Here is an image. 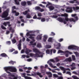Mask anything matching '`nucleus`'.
Wrapping results in <instances>:
<instances>
[{
    "label": "nucleus",
    "instance_id": "obj_1",
    "mask_svg": "<svg viewBox=\"0 0 79 79\" xmlns=\"http://www.w3.org/2000/svg\"><path fill=\"white\" fill-rule=\"evenodd\" d=\"M33 50L34 52L35 53H36L35 54L30 53V56H31V57H34V58H35V57H43V55H40L41 54H42L43 53L42 52H40L39 50L34 48L33 49Z\"/></svg>",
    "mask_w": 79,
    "mask_h": 79
},
{
    "label": "nucleus",
    "instance_id": "obj_2",
    "mask_svg": "<svg viewBox=\"0 0 79 79\" xmlns=\"http://www.w3.org/2000/svg\"><path fill=\"white\" fill-rule=\"evenodd\" d=\"M9 11H10V10L7 9L6 10L3 12L1 15V17L2 18H5L3 20H8V19H10V17H7L8 16Z\"/></svg>",
    "mask_w": 79,
    "mask_h": 79
},
{
    "label": "nucleus",
    "instance_id": "obj_3",
    "mask_svg": "<svg viewBox=\"0 0 79 79\" xmlns=\"http://www.w3.org/2000/svg\"><path fill=\"white\" fill-rule=\"evenodd\" d=\"M4 69H6V70H10V71L13 73H16V72L17 71L15 67H5Z\"/></svg>",
    "mask_w": 79,
    "mask_h": 79
},
{
    "label": "nucleus",
    "instance_id": "obj_4",
    "mask_svg": "<svg viewBox=\"0 0 79 79\" xmlns=\"http://www.w3.org/2000/svg\"><path fill=\"white\" fill-rule=\"evenodd\" d=\"M59 22H61V23H63L64 24H67L66 25L68 26L69 22H73L75 23V22L76 21V20H58Z\"/></svg>",
    "mask_w": 79,
    "mask_h": 79
},
{
    "label": "nucleus",
    "instance_id": "obj_5",
    "mask_svg": "<svg viewBox=\"0 0 79 79\" xmlns=\"http://www.w3.org/2000/svg\"><path fill=\"white\" fill-rule=\"evenodd\" d=\"M27 36H30L29 37V39H31L32 40L35 41L34 39L35 38V34H29V33L27 32V33L26 34Z\"/></svg>",
    "mask_w": 79,
    "mask_h": 79
},
{
    "label": "nucleus",
    "instance_id": "obj_6",
    "mask_svg": "<svg viewBox=\"0 0 79 79\" xmlns=\"http://www.w3.org/2000/svg\"><path fill=\"white\" fill-rule=\"evenodd\" d=\"M61 16H64L65 17V20H75L74 19L71 18L69 19L68 18V15L67 14H61Z\"/></svg>",
    "mask_w": 79,
    "mask_h": 79
},
{
    "label": "nucleus",
    "instance_id": "obj_7",
    "mask_svg": "<svg viewBox=\"0 0 79 79\" xmlns=\"http://www.w3.org/2000/svg\"><path fill=\"white\" fill-rule=\"evenodd\" d=\"M68 49H73V50H77L78 49L77 47L74 45H70L68 47Z\"/></svg>",
    "mask_w": 79,
    "mask_h": 79
},
{
    "label": "nucleus",
    "instance_id": "obj_8",
    "mask_svg": "<svg viewBox=\"0 0 79 79\" xmlns=\"http://www.w3.org/2000/svg\"><path fill=\"white\" fill-rule=\"evenodd\" d=\"M21 75L22 77H23L25 79H32L31 77L26 76V74L25 73H22Z\"/></svg>",
    "mask_w": 79,
    "mask_h": 79
},
{
    "label": "nucleus",
    "instance_id": "obj_9",
    "mask_svg": "<svg viewBox=\"0 0 79 79\" xmlns=\"http://www.w3.org/2000/svg\"><path fill=\"white\" fill-rule=\"evenodd\" d=\"M65 11L67 13H71L73 11V10H72V7H67V9L65 10Z\"/></svg>",
    "mask_w": 79,
    "mask_h": 79
},
{
    "label": "nucleus",
    "instance_id": "obj_10",
    "mask_svg": "<svg viewBox=\"0 0 79 79\" xmlns=\"http://www.w3.org/2000/svg\"><path fill=\"white\" fill-rule=\"evenodd\" d=\"M21 5L23 6H26L27 5V2L25 1H22L21 3Z\"/></svg>",
    "mask_w": 79,
    "mask_h": 79
},
{
    "label": "nucleus",
    "instance_id": "obj_11",
    "mask_svg": "<svg viewBox=\"0 0 79 79\" xmlns=\"http://www.w3.org/2000/svg\"><path fill=\"white\" fill-rule=\"evenodd\" d=\"M5 70L6 71V72L7 73V74H9L8 75V76H11V77H15V75L12 74H11L10 72L8 71V70H6V69H5Z\"/></svg>",
    "mask_w": 79,
    "mask_h": 79
},
{
    "label": "nucleus",
    "instance_id": "obj_12",
    "mask_svg": "<svg viewBox=\"0 0 79 79\" xmlns=\"http://www.w3.org/2000/svg\"><path fill=\"white\" fill-rule=\"evenodd\" d=\"M60 68L62 70V71H63V74H64V73H66V69L64 67L60 66Z\"/></svg>",
    "mask_w": 79,
    "mask_h": 79
},
{
    "label": "nucleus",
    "instance_id": "obj_13",
    "mask_svg": "<svg viewBox=\"0 0 79 79\" xmlns=\"http://www.w3.org/2000/svg\"><path fill=\"white\" fill-rule=\"evenodd\" d=\"M34 40H35V41H34V40H32V41H31L30 42V45H34L35 46V45H36V43H35L33 44V43H34V42H35V40H34Z\"/></svg>",
    "mask_w": 79,
    "mask_h": 79
},
{
    "label": "nucleus",
    "instance_id": "obj_14",
    "mask_svg": "<svg viewBox=\"0 0 79 79\" xmlns=\"http://www.w3.org/2000/svg\"><path fill=\"white\" fill-rule=\"evenodd\" d=\"M64 61H68L69 62H71V61H72L71 57H69L68 58H66L64 60Z\"/></svg>",
    "mask_w": 79,
    "mask_h": 79
},
{
    "label": "nucleus",
    "instance_id": "obj_15",
    "mask_svg": "<svg viewBox=\"0 0 79 79\" xmlns=\"http://www.w3.org/2000/svg\"><path fill=\"white\" fill-rule=\"evenodd\" d=\"M56 50L55 49H52L50 50V55H52V52H53V53H55L56 52Z\"/></svg>",
    "mask_w": 79,
    "mask_h": 79
},
{
    "label": "nucleus",
    "instance_id": "obj_16",
    "mask_svg": "<svg viewBox=\"0 0 79 79\" xmlns=\"http://www.w3.org/2000/svg\"><path fill=\"white\" fill-rule=\"evenodd\" d=\"M31 52H32V50H30L29 49H27L25 51V53L26 54H28L29 53Z\"/></svg>",
    "mask_w": 79,
    "mask_h": 79
},
{
    "label": "nucleus",
    "instance_id": "obj_17",
    "mask_svg": "<svg viewBox=\"0 0 79 79\" xmlns=\"http://www.w3.org/2000/svg\"><path fill=\"white\" fill-rule=\"evenodd\" d=\"M28 12H30L29 10L28 9L27 10H25L24 12H23V14L24 15H26L27 14Z\"/></svg>",
    "mask_w": 79,
    "mask_h": 79
},
{
    "label": "nucleus",
    "instance_id": "obj_18",
    "mask_svg": "<svg viewBox=\"0 0 79 79\" xmlns=\"http://www.w3.org/2000/svg\"><path fill=\"white\" fill-rule=\"evenodd\" d=\"M36 75H37V76H39L40 77H43V76L41 75V73H40L37 72L36 73Z\"/></svg>",
    "mask_w": 79,
    "mask_h": 79
},
{
    "label": "nucleus",
    "instance_id": "obj_19",
    "mask_svg": "<svg viewBox=\"0 0 79 79\" xmlns=\"http://www.w3.org/2000/svg\"><path fill=\"white\" fill-rule=\"evenodd\" d=\"M18 48L19 50H21V43H19V44L18 45Z\"/></svg>",
    "mask_w": 79,
    "mask_h": 79
},
{
    "label": "nucleus",
    "instance_id": "obj_20",
    "mask_svg": "<svg viewBox=\"0 0 79 79\" xmlns=\"http://www.w3.org/2000/svg\"><path fill=\"white\" fill-rule=\"evenodd\" d=\"M49 9L50 10H52L54 9H55V7L53 6H51L48 7Z\"/></svg>",
    "mask_w": 79,
    "mask_h": 79
},
{
    "label": "nucleus",
    "instance_id": "obj_21",
    "mask_svg": "<svg viewBox=\"0 0 79 79\" xmlns=\"http://www.w3.org/2000/svg\"><path fill=\"white\" fill-rule=\"evenodd\" d=\"M33 19H41V17H37V15H35L33 17Z\"/></svg>",
    "mask_w": 79,
    "mask_h": 79
},
{
    "label": "nucleus",
    "instance_id": "obj_22",
    "mask_svg": "<svg viewBox=\"0 0 79 79\" xmlns=\"http://www.w3.org/2000/svg\"><path fill=\"white\" fill-rule=\"evenodd\" d=\"M73 8L74 11H76V10H79V7L76 6L75 7H73Z\"/></svg>",
    "mask_w": 79,
    "mask_h": 79
},
{
    "label": "nucleus",
    "instance_id": "obj_23",
    "mask_svg": "<svg viewBox=\"0 0 79 79\" xmlns=\"http://www.w3.org/2000/svg\"><path fill=\"white\" fill-rule=\"evenodd\" d=\"M0 56L2 57H6V56H7V55L5 53H2L1 54Z\"/></svg>",
    "mask_w": 79,
    "mask_h": 79
},
{
    "label": "nucleus",
    "instance_id": "obj_24",
    "mask_svg": "<svg viewBox=\"0 0 79 79\" xmlns=\"http://www.w3.org/2000/svg\"><path fill=\"white\" fill-rule=\"evenodd\" d=\"M11 41L12 42V44H15V43L16 42V40L15 38H14L13 40L11 39Z\"/></svg>",
    "mask_w": 79,
    "mask_h": 79
},
{
    "label": "nucleus",
    "instance_id": "obj_25",
    "mask_svg": "<svg viewBox=\"0 0 79 79\" xmlns=\"http://www.w3.org/2000/svg\"><path fill=\"white\" fill-rule=\"evenodd\" d=\"M50 61H52V62H53V63H55V61L53 59H50L49 60H48L47 62V63L48 64L49 63H50Z\"/></svg>",
    "mask_w": 79,
    "mask_h": 79
},
{
    "label": "nucleus",
    "instance_id": "obj_26",
    "mask_svg": "<svg viewBox=\"0 0 79 79\" xmlns=\"http://www.w3.org/2000/svg\"><path fill=\"white\" fill-rule=\"evenodd\" d=\"M51 47H52L51 46L49 45H47L45 46V48L47 49H48V48H50Z\"/></svg>",
    "mask_w": 79,
    "mask_h": 79
},
{
    "label": "nucleus",
    "instance_id": "obj_27",
    "mask_svg": "<svg viewBox=\"0 0 79 79\" xmlns=\"http://www.w3.org/2000/svg\"><path fill=\"white\" fill-rule=\"evenodd\" d=\"M37 40H41L42 39V36L41 35H39L37 37Z\"/></svg>",
    "mask_w": 79,
    "mask_h": 79
},
{
    "label": "nucleus",
    "instance_id": "obj_28",
    "mask_svg": "<svg viewBox=\"0 0 79 79\" xmlns=\"http://www.w3.org/2000/svg\"><path fill=\"white\" fill-rule=\"evenodd\" d=\"M44 42H46L47 39V36L46 35H44Z\"/></svg>",
    "mask_w": 79,
    "mask_h": 79
},
{
    "label": "nucleus",
    "instance_id": "obj_29",
    "mask_svg": "<svg viewBox=\"0 0 79 79\" xmlns=\"http://www.w3.org/2000/svg\"><path fill=\"white\" fill-rule=\"evenodd\" d=\"M64 53V52L62 50H59L58 52L57 53L58 54H59V53Z\"/></svg>",
    "mask_w": 79,
    "mask_h": 79
},
{
    "label": "nucleus",
    "instance_id": "obj_30",
    "mask_svg": "<svg viewBox=\"0 0 79 79\" xmlns=\"http://www.w3.org/2000/svg\"><path fill=\"white\" fill-rule=\"evenodd\" d=\"M27 5H32V2H31V1H28L27 2Z\"/></svg>",
    "mask_w": 79,
    "mask_h": 79
},
{
    "label": "nucleus",
    "instance_id": "obj_31",
    "mask_svg": "<svg viewBox=\"0 0 79 79\" xmlns=\"http://www.w3.org/2000/svg\"><path fill=\"white\" fill-rule=\"evenodd\" d=\"M37 47H38V48H41L42 45H41V44L38 43L37 44Z\"/></svg>",
    "mask_w": 79,
    "mask_h": 79
},
{
    "label": "nucleus",
    "instance_id": "obj_32",
    "mask_svg": "<svg viewBox=\"0 0 79 79\" xmlns=\"http://www.w3.org/2000/svg\"><path fill=\"white\" fill-rule=\"evenodd\" d=\"M72 77V78H73V79H79V78H78L77 76L73 75Z\"/></svg>",
    "mask_w": 79,
    "mask_h": 79
},
{
    "label": "nucleus",
    "instance_id": "obj_33",
    "mask_svg": "<svg viewBox=\"0 0 79 79\" xmlns=\"http://www.w3.org/2000/svg\"><path fill=\"white\" fill-rule=\"evenodd\" d=\"M40 7L39 6H37L35 7V10H39V11H40Z\"/></svg>",
    "mask_w": 79,
    "mask_h": 79
},
{
    "label": "nucleus",
    "instance_id": "obj_34",
    "mask_svg": "<svg viewBox=\"0 0 79 79\" xmlns=\"http://www.w3.org/2000/svg\"><path fill=\"white\" fill-rule=\"evenodd\" d=\"M15 2L16 5H19V2L18 1V0H15Z\"/></svg>",
    "mask_w": 79,
    "mask_h": 79
},
{
    "label": "nucleus",
    "instance_id": "obj_35",
    "mask_svg": "<svg viewBox=\"0 0 79 79\" xmlns=\"http://www.w3.org/2000/svg\"><path fill=\"white\" fill-rule=\"evenodd\" d=\"M10 24V22H8L6 23L4 22V23H3V25H4L5 26H6L7 24Z\"/></svg>",
    "mask_w": 79,
    "mask_h": 79
},
{
    "label": "nucleus",
    "instance_id": "obj_36",
    "mask_svg": "<svg viewBox=\"0 0 79 79\" xmlns=\"http://www.w3.org/2000/svg\"><path fill=\"white\" fill-rule=\"evenodd\" d=\"M50 50L47 49L46 51V53L47 54H49L50 53Z\"/></svg>",
    "mask_w": 79,
    "mask_h": 79
},
{
    "label": "nucleus",
    "instance_id": "obj_37",
    "mask_svg": "<svg viewBox=\"0 0 79 79\" xmlns=\"http://www.w3.org/2000/svg\"><path fill=\"white\" fill-rule=\"evenodd\" d=\"M9 64H12V65H13V64H14L15 63V62L11 60L9 62Z\"/></svg>",
    "mask_w": 79,
    "mask_h": 79
},
{
    "label": "nucleus",
    "instance_id": "obj_38",
    "mask_svg": "<svg viewBox=\"0 0 79 79\" xmlns=\"http://www.w3.org/2000/svg\"><path fill=\"white\" fill-rule=\"evenodd\" d=\"M1 27L2 29H4V30H6V27L3 26V25H2L1 26Z\"/></svg>",
    "mask_w": 79,
    "mask_h": 79
},
{
    "label": "nucleus",
    "instance_id": "obj_39",
    "mask_svg": "<svg viewBox=\"0 0 79 79\" xmlns=\"http://www.w3.org/2000/svg\"><path fill=\"white\" fill-rule=\"evenodd\" d=\"M26 17L27 18H31V16L30 15L27 14V15Z\"/></svg>",
    "mask_w": 79,
    "mask_h": 79
},
{
    "label": "nucleus",
    "instance_id": "obj_40",
    "mask_svg": "<svg viewBox=\"0 0 79 79\" xmlns=\"http://www.w3.org/2000/svg\"><path fill=\"white\" fill-rule=\"evenodd\" d=\"M72 59L73 60H76V57L75 56L73 55L72 56Z\"/></svg>",
    "mask_w": 79,
    "mask_h": 79
},
{
    "label": "nucleus",
    "instance_id": "obj_41",
    "mask_svg": "<svg viewBox=\"0 0 79 79\" xmlns=\"http://www.w3.org/2000/svg\"><path fill=\"white\" fill-rule=\"evenodd\" d=\"M75 66H76V65H75V63H73L72 64L70 65V66L71 67H75Z\"/></svg>",
    "mask_w": 79,
    "mask_h": 79
},
{
    "label": "nucleus",
    "instance_id": "obj_42",
    "mask_svg": "<svg viewBox=\"0 0 79 79\" xmlns=\"http://www.w3.org/2000/svg\"><path fill=\"white\" fill-rule=\"evenodd\" d=\"M63 41V38H60L58 40V42H61Z\"/></svg>",
    "mask_w": 79,
    "mask_h": 79
},
{
    "label": "nucleus",
    "instance_id": "obj_43",
    "mask_svg": "<svg viewBox=\"0 0 79 79\" xmlns=\"http://www.w3.org/2000/svg\"><path fill=\"white\" fill-rule=\"evenodd\" d=\"M52 38H50L48 40V41L51 42H52Z\"/></svg>",
    "mask_w": 79,
    "mask_h": 79
},
{
    "label": "nucleus",
    "instance_id": "obj_44",
    "mask_svg": "<svg viewBox=\"0 0 79 79\" xmlns=\"http://www.w3.org/2000/svg\"><path fill=\"white\" fill-rule=\"evenodd\" d=\"M6 44H8V45H10L11 44V41H6Z\"/></svg>",
    "mask_w": 79,
    "mask_h": 79
},
{
    "label": "nucleus",
    "instance_id": "obj_45",
    "mask_svg": "<svg viewBox=\"0 0 79 79\" xmlns=\"http://www.w3.org/2000/svg\"><path fill=\"white\" fill-rule=\"evenodd\" d=\"M38 16L41 17L42 16V13H38Z\"/></svg>",
    "mask_w": 79,
    "mask_h": 79
},
{
    "label": "nucleus",
    "instance_id": "obj_46",
    "mask_svg": "<svg viewBox=\"0 0 79 79\" xmlns=\"http://www.w3.org/2000/svg\"><path fill=\"white\" fill-rule=\"evenodd\" d=\"M10 52H13V51H15V49L12 48L10 50Z\"/></svg>",
    "mask_w": 79,
    "mask_h": 79
},
{
    "label": "nucleus",
    "instance_id": "obj_47",
    "mask_svg": "<svg viewBox=\"0 0 79 79\" xmlns=\"http://www.w3.org/2000/svg\"><path fill=\"white\" fill-rule=\"evenodd\" d=\"M66 74H69V75H70V76H71V72L69 71L67 72Z\"/></svg>",
    "mask_w": 79,
    "mask_h": 79
},
{
    "label": "nucleus",
    "instance_id": "obj_48",
    "mask_svg": "<svg viewBox=\"0 0 79 79\" xmlns=\"http://www.w3.org/2000/svg\"><path fill=\"white\" fill-rule=\"evenodd\" d=\"M53 77H58V76L56 74H53Z\"/></svg>",
    "mask_w": 79,
    "mask_h": 79
},
{
    "label": "nucleus",
    "instance_id": "obj_49",
    "mask_svg": "<svg viewBox=\"0 0 79 79\" xmlns=\"http://www.w3.org/2000/svg\"><path fill=\"white\" fill-rule=\"evenodd\" d=\"M55 35V33H54V32H52L51 34H50V35H52V36H53Z\"/></svg>",
    "mask_w": 79,
    "mask_h": 79
},
{
    "label": "nucleus",
    "instance_id": "obj_50",
    "mask_svg": "<svg viewBox=\"0 0 79 79\" xmlns=\"http://www.w3.org/2000/svg\"><path fill=\"white\" fill-rule=\"evenodd\" d=\"M49 65H50V66H51V67H52V68L53 67V64H52V63L49 62Z\"/></svg>",
    "mask_w": 79,
    "mask_h": 79
},
{
    "label": "nucleus",
    "instance_id": "obj_51",
    "mask_svg": "<svg viewBox=\"0 0 79 79\" xmlns=\"http://www.w3.org/2000/svg\"><path fill=\"white\" fill-rule=\"evenodd\" d=\"M46 74H47L48 75H50L52 74V73L50 72H46Z\"/></svg>",
    "mask_w": 79,
    "mask_h": 79
},
{
    "label": "nucleus",
    "instance_id": "obj_52",
    "mask_svg": "<svg viewBox=\"0 0 79 79\" xmlns=\"http://www.w3.org/2000/svg\"><path fill=\"white\" fill-rule=\"evenodd\" d=\"M19 15V12H17L15 13V15L16 16H18Z\"/></svg>",
    "mask_w": 79,
    "mask_h": 79
},
{
    "label": "nucleus",
    "instance_id": "obj_53",
    "mask_svg": "<svg viewBox=\"0 0 79 79\" xmlns=\"http://www.w3.org/2000/svg\"><path fill=\"white\" fill-rule=\"evenodd\" d=\"M39 11H40V12H43V11H44V9L40 8V9Z\"/></svg>",
    "mask_w": 79,
    "mask_h": 79
},
{
    "label": "nucleus",
    "instance_id": "obj_54",
    "mask_svg": "<svg viewBox=\"0 0 79 79\" xmlns=\"http://www.w3.org/2000/svg\"><path fill=\"white\" fill-rule=\"evenodd\" d=\"M3 9H6L7 7L5 6H4L2 7Z\"/></svg>",
    "mask_w": 79,
    "mask_h": 79
},
{
    "label": "nucleus",
    "instance_id": "obj_55",
    "mask_svg": "<svg viewBox=\"0 0 79 79\" xmlns=\"http://www.w3.org/2000/svg\"><path fill=\"white\" fill-rule=\"evenodd\" d=\"M53 18H57L58 17V16L55 15H54L52 16Z\"/></svg>",
    "mask_w": 79,
    "mask_h": 79
},
{
    "label": "nucleus",
    "instance_id": "obj_56",
    "mask_svg": "<svg viewBox=\"0 0 79 79\" xmlns=\"http://www.w3.org/2000/svg\"><path fill=\"white\" fill-rule=\"evenodd\" d=\"M41 73H45V70H41Z\"/></svg>",
    "mask_w": 79,
    "mask_h": 79
},
{
    "label": "nucleus",
    "instance_id": "obj_57",
    "mask_svg": "<svg viewBox=\"0 0 79 79\" xmlns=\"http://www.w3.org/2000/svg\"><path fill=\"white\" fill-rule=\"evenodd\" d=\"M17 53H18V52L17 51H16L13 52V54H17Z\"/></svg>",
    "mask_w": 79,
    "mask_h": 79
},
{
    "label": "nucleus",
    "instance_id": "obj_58",
    "mask_svg": "<svg viewBox=\"0 0 79 79\" xmlns=\"http://www.w3.org/2000/svg\"><path fill=\"white\" fill-rule=\"evenodd\" d=\"M55 60H56V62H58V61H60V60H59L58 58H56Z\"/></svg>",
    "mask_w": 79,
    "mask_h": 79
},
{
    "label": "nucleus",
    "instance_id": "obj_59",
    "mask_svg": "<svg viewBox=\"0 0 79 79\" xmlns=\"http://www.w3.org/2000/svg\"><path fill=\"white\" fill-rule=\"evenodd\" d=\"M72 73L73 74H76V75H78L77 74V72H76L75 71H73L72 72Z\"/></svg>",
    "mask_w": 79,
    "mask_h": 79
},
{
    "label": "nucleus",
    "instance_id": "obj_60",
    "mask_svg": "<svg viewBox=\"0 0 79 79\" xmlns=\"http://www.w3.org/2000/svg\"><path fill=\"white\" fill-rule=\"evenodd\" d=\"M39 5L40 6H41V7H42V8H45V6H43L42 4H40Z\"/></svg>",
    "mask_w": 79,
    "mask_h": 79
},
{
    "label": "nucleus",
    "instance_id": "obj_61",
    "mask_svg": "<svg viewBox=\"0 0 79 79\" xmlns=\"http://www.w3.org/2000/svg\"><path fill=\"white\" fill-rule=\"evenodd\" d=\"M57 47H61V44L60 43H58L57 44Z\"/></svg>",
    "mask_w": 79,
    "mask_h": 79
},
{
    "label": "nucleus",
    "instance_id": "obj_62",
    "mask_svg": "<svg viewBox=\"0 0 79 79\" xmlns=\"http://www.w3.org/2000/svg\"><path fill=\"white\" fill-rule=\"evenodd\" d=\"M58 79H63V77L62 76L59 77L58 78Z\"/></svg>",
    "mask_w": 79,
    "mask_h": 79
},
{
    "label": "nucleus",
    "instance_id": "obj_63",
    "mask_svg": "<svg viewBox=\"0 0 79 79\" xmlns=\"http://www.w3.org/2000/svg\"><path fill=\"white\" fill-rule=\"evenodd\" d=\"M69 3H74V1H71L69 2Z\"/></svg>",
    "mask_w": 79,
    "mask_h": 79
},
{
    "label": "nucleus",
    "instance_id": "obj_64",
    "mask_svg": "<svg viewBox=\"0 0 79 79\" xmlns=\"http://www.w3.org/2000/svg\"><path fill=\"white\" fill-rule=\"evenodd\" d=\"M24 53V50L23 49L21 51V53Z\"/></svg>",
    "mask_w": 79,
    "mask_h": 79
}]
</instances>
